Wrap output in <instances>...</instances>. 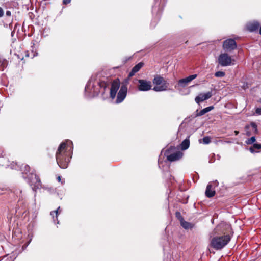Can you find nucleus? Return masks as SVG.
<instances>
[{
	"label": "nucleus",
	"instance_id": "nucleus-1",
	"mask_svg": "<svg viewBox=\"0 0 261 261\" xmlns=\"http://www.w3.org/2000/svg\"><path fill=\"white\" fill-rule=\"evenodd\" d=\"M69 145H72V142L69 140L62 142L56 152L57 163L59 166L63 169H65L68 167L69 159L71 158L69 156L70 153L67 151Z\"/></svg>",
	"mask_w": 261,
	"mask_h": 261
},
{
	"label": "nucleus",
	"instance_id": "nucleus-2",
	"mask_svg": "<svg viewBox=\"0 0 261 261\" xmlns=\"http://www.w3.org/2000/svg\"><path fill=\"white\" fill-rule=\"evenodd\" d=\"M230 240V237L229 235L217 236L212 239L211 244L214 248L219 250L223 248Z\"/></svg>",
	"mask_w": 261,
	"mask_h": 261
},
{
	"label": "nucleus",
	"instance_id": "nucleus-3",
	"mask_svg": "<svg viewBox=\"0 0 261 261\" xmlns=\"http://www.w3.org/2000/svg\"><path fill=\"white\" fill-rule=\"evenodd\" d=\"M153 83L156 85L153 88V90L156 92L166 90L168 87L169 84L163 77L160 75H156L154 77Z\"/></svg>",
	"mask_w": 261,
	"mask_h": 261
},
{
	"label": "nucleus",
	"instance_id": "nucleus-4",
	"mask_svg": "<svg viewBox=\"0 0 261 261\" xmlns=\"http://www.w3.org/2000/svg\"><path fill=\"white\" fill-rule=\"evenodd\" d=\"M218 63L222 66H228L231 65L233 60L228 54L223 53L220 55L218 57Z\"/></svg>",
	"mask_w": 261,
	"mask_h": 261
},
{
	"label": "nucleus",
	"instance_id": "nucleus-5",
	"mask_svg": "<svg viewBox=\"0 0 261 261\" xmlns=\"http://www.w3.org/2000/svg\"><path fill=\"white\" fill-rule=\"evenodd\" d=\"M138 89L140 91H147L151 89L152 84L150 81L138 80Z\"/></svg>",
	"mask_w": 261,
	"mask_h": 261
},
{
	"label": "nucleus",
	"instance_id": "nucleus-6",
	"mask_svg": "<svg viewBox=\"0 0 261 261\" xmlns=\"http://www.w3.org/2000/svg\"><path fill=\"white\" fill-rule=\"evenodd\" d=\"M127 88L125 84H123L118 93L116 102L117 103L121 102L125 98L127 94Z\"/></svg>",
	"mask_w": 261,
	"mask_h": 261
},
{
	"label": "nucleus",
	"instance_id": "nucleus-7",
	"mask_svg": "<svg viewBox=\"0 0 261 261\" xmlns=\"http://www.w3.org/2000/svg\"><path fill=\"white\" fill-rule=\"evenodd\" d=\"M218 185V182L217 180L210 182L207 186L205 191V195L208 197H213L215 194V190L214 187H217Z\"/></svg>",
	"mask_w": 261,
	"mask_h": 261
},
{
	"label": "nucleus",
	"instance_id": "nucleus-8",
	"mask_svg": "<svg viewBox=\"0 0 261 261\" xmlns=\"http://www.w3.org/2000/svg\"><path fill=\"white\" fill-rule=\"evenodd\" d=\"M120 87V81L118 79H116L111 83V86L110 89V97L114 99L116 95V93Z\"/></svg>",
	"mask_w": 261,
	"mask_h": 261
},
{
	"label": "nucleus",
	"instance_id": "nucleus-9",
	"mask_svg": "<svg viewBox=\"0 0 261 261\" xmlns=\"http://www.w3.org/2000/svg\"><path fill=\"white\" fill-rule=\"evenodd\" d=\"M236 47V41L232 39H227L223 42V47L226 51H231L234 49Z\"/></svg>",
	"mask_w": 261,
	"mask_h": 261
},
{
	"label": "nucleus",
	"instance_id": "nucleus-10",
	"mask_svg": "<svg viewBox=\"0 0 261 261\" xmlns=\"http://www.w3.org/2000/svg\"><path fill=\"white\" fill-rule=\"evenodd\" d=\"M169 151H166L167 159L170 162H174L180 160L183 156V153L180 151H177L170 154H168Z\"/></svg>",
	"mask_w": 261,
	"mask_h": 261
},
{
	"label": "nucleus",
	"instance_id": "nucleus-11",
	"mask_svg": "<svg viewBox=\"0 0 261 261\" xmlns=\"http://www.w3.org/2000/svg\"><path fill=\"white\" fill-rule=\"evenodd\" d=\"M197 74L191 75L186 78L182 79L178 81V85L181 87H185L193 80L197 77Z\"/></svg>",
	"mask_w": 261,
	"mask_h": 261
},
{
	"label": "nucleus",
	"instance_id": "nucleus-12",
	"mask_svg": "<svg viewBox=\"0 0 261 261\" xmlns=\"http://www.w3.org/2000/svg\"><path fill=\"white\" fill-rule=\"evenodd\" d=\"M212 96V92H208L206 93H200L195 97V100L196 103H199L200 102L209 99Z\"/></svg>",
	"mask_w": 261,
	"mask_h": 261
},
{
	"label": "nucleus",
	"instance_id": "nucleus-13",
	"mask_svg": "<svg viewBox=\"0 0 261 261\" xmlns=\"http://www.w3.org/2000/svg\"><path fill=\"white\" fill-rule=\"evenodd\" d=\"M85 91L93 95L97 93V92L93 88V84H92L91 80H90L88 84L86 85L85 87Z\"/></svg>",
	"mask_w": 261,
	"mask_h": 261
},
{
	"label": "nucleus",
	"instance_id": "nucleus-14",
	"mask_svg": "<svg viewBox=\"0 0 261 261\" xmlns=\"http://www.w3.org/2000/svg\"><path fill=\"white\" fill-rule=\"evenodd\" d=\"M143 65L144 63L143 62H140L135 65L129 73V77H132L134 76L136 73L140 70V69L143 67Z\"/></svg>",
	"mask_w": 261,
	"mask_h": 261
},
{
	"label": "nucleus",
	"instance_id": "nucleus-15",
	"mask_svg": "<svg viewBox=\"0 0 261 261\" xmlns=\"http://www.w3.org/2000/svg\"><path fill=\"white\" fill-rule=\"evenodd\" d=\"M213 109H214L213 106H210V107H206V108L202 109V110L200 111L199 112H198V111L197 110L196 111V114L195 117L203 115L205 113L212 110Z\"/></svg>",
	"mask_w": 261,
	"mask_h": 261
},
{
	"label": "nucleus",
	"instance_id": "nucleus-16",
	"mask_svg": "<svg viewBox=\"0 0 261 261\" xmlns=\"http://www.w3.org/2000/svg\"><path fill=\"white\" fill-rule=\"evenodd\" d=\"M30 179L31 185H34L35 186H37L39 184L40 180L36 174L32 173Z\"/></svg>",
	"mask_w": 261,
	"mask_h": 261
},
{
	"label": "nucleus",
	"instance_id": "nucleus-17",
	"mask_svg": "<svg viewBox=\"0 0 261 261\" xmlns=\"http://www.w3.org/2000/svg\"><path fill=\"white\" fill-rule=\"evenodd\" d=\"M259 23L257 22H254L252 23H249L247 24V27L248 30L250 31H254L258 29L259 27Z\"/></svg>",
	"mask_w": 261,
	"mask_h": 261
},
{
	"label": "nucleus",
	"instance_id": "nucleus-18",
	"mask_svg": "<svg viewBox=\"0 0 261 261\" xmlns=\"http://www.w3.org/2000/svg\"><path fill=\"white\" fill-rule=\"evenodd\" d=\"M180 221L182 227L186 229H191L193 227V225L191 223L185 221L182 218H180Z\"/></svg>",
	"mask_w": 261,
	"mask_h": 261
},
{
	"label": "nucleus",
	"instance_id": "nucleus-19",
	"mask_svg": "<svg viewBox=\"0 0 261 261\" xmlns=\"http://www.w3.org/2000/svg\"><path fill=\"white\" fill-rule=\"evenodd\" d=\"M7 64V61L0 57V70L3 71Z\"/></svg>",
	"mask_w": 261,
	"mask_h": 261
},
{
	"label": "nucleus",
	"instance_id": "nucleus-20",
	"mask_svg": "<svg viewBox=\"0 0 261 261\" xmlns=\"http://www.w3.org/2000/svg\"><path fill=\"white\" fill-rule=\"evenodd\" d=\"M190 142L189 140L187 139H185L182 141L181 144V147L182 150L187 149L189 146Z\"/></svg>",
	"mask_w": 261,
	"mask_h": 261
},
{
	"label": "nucleus",
	"instance_id": "nucleus-21",
	"mask_svg": "<svg viewBox=\"0 0 261 261\" xmlns=\"http://www.w3.org/2000/svg\"><path fill=\"white\" fill-rule=\"evenodd\" d=\"M260 149H261V144L256 143L254 144L253 146L249 148V150L251 152L253 153L255 151L254 149L258 150Z\"/></svg>",
	"mask_w": 261,
	"mask_h": 261
},
{
	"label": "nucleus",
	"instance_id": "nucleus-22",
	"mask_svg": "<svg viewBox=\"0 0 261 261\" xmlns=\"http://www.w3.org/2000/svg\"><path fill=\"white\" fill-rule=\"evenodd\" d=\"M61 212V210L60 207H59L57 210L53 211L50 213V215L52 216L53 218L54 219L55 217L57 218L58 215Z\"/></svg>",
	"mask_w": 261,
	"mask_h": 261
},
{
	"label": "nucleus",
	"instance_id": "nucleus-23",
	"mask_svg": "<svg viewBox=\"0 0 261 261\" xmlns=\"http://www.w3.org/2000/svg\"><path fill=\"white\" fill-rule=\"evenodd\" d=\"M14 193L19 197V200L23 199V196L22 195V191L19 189H17L14 191Z\"/></svg>",
	"mask_w": 261,
	"mask_h": 261
},
{
	"label": "nucleus",
	"instance_id": "nucleus-24",
	"mask_svg": "<svg viewBox=\"0 0 261 261\" xmlns=\"http://www.w3.org/2000/svg\"><path fill=\"white\" fill-rule=\"evenodd\" d=\"M99 86L101 88H103L104 90L108 87V84L105 81H101L99 83Z\"/></svg>",
	"mask_w": 261,
	"mask_h": 261
},
{
	"label": "nucleus",
	"instance_id": "nucleus-25",
	"mask_svg": "<svg viewBox=\"0 0 261 261\" xmlns=\"http://www.w3.org/2000/svg\"><path fill=\"white\" fill-rule=\"evenodd\" d=\"M225 74V72L223 71H218L215 73V75L218 77H222L224 76Z\"/></svg>",
	"mask_w": 261,
	"mask_h": 261
},
{
	"label": "nucleus",
	"instance_id": "nucleus-26",
	"mask_svg": "<svg viewBox=\"0 0 261 261\" xmlns=\"http://www.w3.org/2000/svg\"><path fill=\"white\" fill-rule=\"evenodd\" d=\"M255 140H256V139H255V137L253 136L251 138H250V139H248L246 141V143L248 144H251L253 143H254L255 141Z\"/></svg>",
	"mask_w": 261,
	"mask_h": 261
},
{
	"label": "nucleus",
	"instance_id": "nucleus-27",
	"mask_svg": "<svg viewBox=\"0 0 261 261\" xmlns=\"http://www.w3.org/2000/svg\"><path fill=\"white\" fill-rule=\"evenodd\" d=\"M202 140L203 143L205 144H207L211 142V139L209 137H204Z\"/></svg>",
	"mask_w": 261,
	"mask_h": 261
},
{
	"label": "nucleus",
	"instance_id": "nucleus-28",
	"mask_svg": "<svg viewBox=\"0 0 261 261\" xmlns=\"http://www.w3.org/2000/svg\"><path fill=\"white\" fill-rule=\"evenodd\" d=\"M255 113L257 115H261V107L257 108L255 110Z\"/></svg>",
	"mask_w": 261,
	"mask_h": 261
},
{
	"label": "nucleus",
	"instance_id": "nucleus-29",
	"mask_svg": "<svg viewBox=\"0 0 261 261\" xmlns=\"http://www.w3.org/2000/svg\"><path fill=\"white\" fill-rule=\"evenodd\" d=\"M4 15L3 10L1 7H0V17H2Z\"/></svg>",
	"mask_w": 261,
	"mask_h": 261
},
{
	"label": "nucleus",
	"instance_id": "nucleus-30",
	"mask_svg": "<svg viewBox=\"0 0 261 261\" xmlns=\"http://www.w3.org/2000/svg\"><path fill=\"white\" fill-rule=\"evenodd\" d=\"M251 125H252V127L253 128V129L256 130L257 126H256V125L255 123H252L251 124Z\"/></svg>",
	"mask_w": 261,
	"mask_h": 261
},
{
	"label": "nucleus",
	"instance_id": "nucleus-31",
	"mask_svg": "<svg viewBox=\"0 0 261 261\" xmlns=\"http://www.w3.org/2000/svg\"><path fill=\"white\" fill-rule=\"evenodd\" d=\"M71 0H63V3L64 4H69Z\"/></svg>",
	"mask_w": 261,
	"mask_h": 261
},
{
	"label": "nucleus",
	"instance_id": "nucleus-32",
	"mask_svg": "<svg viewBox=\"0 0 261 261\" xmlns=\"http://www.w3.org/2000/svg\"><path fill=\"white\" fill-rule=\"evenodd\" d=\"M57 180L59 182H60L61 181V178L60 176H58Z\"/></svg>",
	"mask_w": 261,
	"mask_h": 261
},
{
	"label": "nucleus",
	"instance_id": "nucleus-33",
	"mask_svg": "<svg viewBox=\"0 0 261 261\" xmlns=\"http://www.w3.org/2000/svg\"><path fill=\"white\" fill-rule=\"evenodd\" d=\"M10 14H11V13L10 11H7V12H6L7 15L9 16V15H10Z\"/></svg>",
	"mask_w": 261,
	"mask_h": 261
},
{
	"label": "nucleus",
	"instance_id": "nucleus-34",
	"mask_svg": "<svg viewBox=\"0 0 261 261\" xmlns=\"http://www.w3.org/2000/svg\"><path fill=\"white\" fill-rule=\"evenodd\" d=\"M234 133L235 135H238L239 134V131L234 130Z\"/></svg>",
	"mask_w": 261,
	"mask_h": 261
},
{
	"label": "nucleus",
	"instance_id": "nucleus-35",
	"mask_svg": "<svg viewBox=\"0 0 261 261\" xmlns=\"http://www.w3.org/2000/svg\"><path fill=\"white\" fill-rule=\"evenodd\" d=\"M6 259L8 260V261H11V258H7Z\"/></svg>",
	"mask_w": 261,
	"mask_h": 261
},
{
	"label": "nucleus",
	"instance_id": "nucleus-36",
	"mask_svg": "<svg viewBox=\"0 0 261 261\" xmlns=\"http://www.w3.org/2000/svg\"><path fill=\"white\" fill-rule=\"evenodd\" d=\"M25 168H28V169H30V167H29V166H28V165H26V166H25Z\"/></svg>",
	"mask_w": 261,
	"mask_h": 261
},
{
	"label": "nucleus",
	"instance_id": "nucleus-37",
	"mask_svg": "<svg viewBox=\"0 0 261 261\" xmlns=\"http://www.w3.org/2000/svg\"><path fill=\"white\" fill-rule=\"evenodd\" d=\"M178 215H180V213H176V215H177V216Z\"/></svg>",
	"mask_w": 261,
	"mask_h": 261
},
{
	"label": "nucleus",
	"instance_id": "nucleus-38",
	"mask_svg": "<svg viewBox=\"0 0 261 261\" xmlns=\"http://www.w3.org/2000/svg\"><path fill=\"white\" fill-rule=\"evenodd\" d=\"M259 102L261 103V98L259 100Z\"/></svg>",
	"mask_w": 261,
	"mask_h": 261
}]
</instances>
